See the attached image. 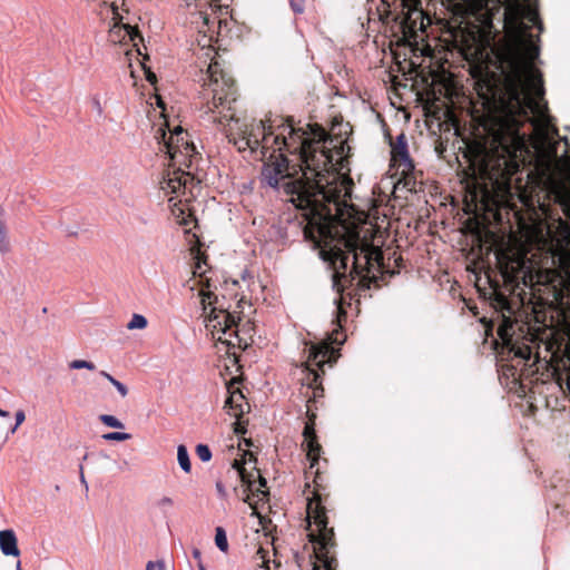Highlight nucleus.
I'll return each mask as SVG.
<instances>
[{"label": "nucleus", "instance_id": "26", "mask_svg": "<svg viewBox=\"0 0 570 570\" xmlns=\"http://www.w3.org/2000/svg\"><path fill=\"white\" fill-rule=\"evenodd\" d=\"M148 325V321L144 315L134 314L127 324L128 330H144Z\"/></svg>", "mask_w": 570, "mask_h": 570}, {"label": "nucleus", "instance_id": "14", "mask_svg": "<svg viewBox=\"0 0 570 570\" xmlns=\"http://www.w3.org/2000/svg\"><path fill=\"white\" fill-rule=\"evenodd\" d=\"M173 170H168L160 181V188L166 194H179L185 190L187 183L191 179L188 171L184 169L185 166H171Z\"/></svg>", "mask_w": 570, "mask_h": 570}, {"label": "nucleus", "instance_id": "19", "mask_svg": "<svg viewBox=\"0 0 570 570\" xmlns=\"http://www.w3.org/2000/svg\"><path fill=\"white\" fill-rule=\"evenodd\" d=\"M228 393L229 395L225 401V407L228 409L229 415L239 419L244 413L243 401L245 396L238 389L233 390L230 385H228Z\"/></svg>", "mask_w": 570, "mask_h": 570}, {"label": "nucleus", "instance_id": "41", "mask_svg": "<svg viewBox=\"0 0 570 570\" xmlns=\"http://www.w3.org/2000/svg\"><path fill=\"white\" fill-rule=\"evenodd\" d=\"M216 489H217V492L219 493L220 497H225L226 495V491H225V487L222 482H217L216 483Z\"/></svg>", "mask_w": 570, "mask_h": 570}, {"label": "nucleus", "instance_id": "25", "mask_svg": "<svg viewBox=\"0 0 570 570\" xmlns=\"http://www.w3.org/2000/svg\"><path fill=\"white\" fill-rule=\"evenodd\" d=\"M215 544L222 552H227L229 549L226 531L222 527L215 530Z\"/></svg>", "mask_w": 570, "mask_h": 570}, {"label": "nucleus", "instance_id": "5", "mask_svg": "<svg viewBox=\"0 0 570 570\" xmlns=\"http://www.w3.org/2000/svg\"><path fill=\"white\" fill-rule=\"evenodd\" d=\"M454 16L473 20V28L481 41L490 45L505 31L507 40L527 33L530 26L523 22V4L508 0H448Z\"/></svg>", "mask_w": 570, "mask_h": 570}, {"label": "nucleus", "instance_id": "32", "mask_svg": "<svg viewBox=\"0 0 570 570\" xmlns=\"http://www.w3.org/2000/svg\"><path fill=\"white\" fill-rule=\"evenodd\" d=\"M131 438L130 434L124 432H109L102 435L106 441H127Z\"/></svg>", "mask_w": 570, "mask_h": 570}, {"label": "nucleus", "instance_id": "35", "mask_svg": "<svg viewBox=\"0 0 570 570\" xmlns=\"http://www.w3.org/2000/svg\"><path fill=\"white\" fill-rule=\"evenodd\" d=\"M256 473H257L259 487L256 488L254 491L257 492V495L262 494L263 497H266L268 494V492L266 490H264L267 484L266 479L261 475L258 470H256Z\"/></svg>", "mask_w": 570, "mask_h": 570}, {"label": "nucleus", "instance_id": "36", "mask_svg": "<svg viewBox=\"0 0 570 570\" xmlns=\"http://www.w3.org/2000/svg\"><path fill=\"white\" fill-rule=\"evenodd\" d=\"M174 505V501L169 497H163L157 501V507L161 510H167Z\"/></svg>", "mask_w": 570, "mask_h": 570}, {"label": "nucleus", "instance_id": "23", "mask_svg": "<svg viewBox=\"0 0 570 570\" xmlns=\"http://www.w3.org/2000/svg\"><path fill=\"white\" fill-rule=\"evenodd\" d=\"M523 19H527L529 22L533 23L540 32L543 31V23L540 19L537 7L531 4H523Z\"/></svg>", "mask_w": 570, "mask_h": 570}, {"label": "nucleus", "instance_id": "4", "mask_svg": "<svg viewBox=\"0 0 570 570\" xmlns=\"http://www.w3.org/2000/svg\"><path fill=\"white\" fill-rule=\"evenodd\" d=\"M282 135V154L291 155L299 169L308 171L312 176L328 178L333 185H337L338 171L336 165L342 160L345 142H340L338 158L334 156L326 145H332L333 138L318 124H308L307 130L294 127L287 119L277 126Z\"/></svg>", "mask_w": 570, "mask_h": 570}, {"label": "nucleus", "instance_id": "39", "mask_svg": "<svg viewBox=\"0 0 570 570\" xmlns=\"http://www.w3.org/2000/svg\"><path fill=\"white\" fill-rule=\"evenodd\" d=\"M306 416H307V421L306 422H313L315 423L316 421V413L314 412V410L312 409V404L307 403L306 404Z\"/></svg>", "mask_w": 570, "mask_h": 570}, {"label": "nucleus", "instance_id": "20", "mask_svg": "<svg viewBox=\"0 0 570 570\" xmlns=\"http://www.w3.org/2000/svg\"><path fill=\"white\" fill-rule=\"evenodd\" d=\"M554 202L558 203L564 215L570 219V183L560 181L553 189Z\"/></svg>", "mask_w": 570, "mask_h": 570}, {"label": "nucleus", "instance_id": "46", "mask_svg": "<svg viewBox=\"0 0 570 570\" xmlns=\"http://www.w3.org/2000/svg\"><path fill=\"white\" fill-rule=\"evenodd\" d=\"M235 432L236 433H245V429L240 428L239 423H236Z\"/></svg>", "mask_w": 570, "mask_h": 570}, {"label": "nucleus", "instance_id": "11", "mask_svg": "<svg viewBox=\"0 0 570 570\" xmlns=\"http://www.w3.org/2000/svg\"><path fill=\"white\" fill-rule=\"evenodd\" d=\"M345 335L342 331V326L332 331L328 336V341H323L318 344H313L308 350V356L306 361L308 372L317 367L324 373L323 366L326 363L336 362L337 355L333 344H343Z\"/></svg>", "mask_w": 570, "mask_h": 570}, {"label": "nucleus", "instance_id": "28", "mask_svg": "<svg viewBox=\"0 0 570 570\" xmlns=\"http://www.w3.org/2000/svg\"><path fill=\"white\" fill-rule=\"evenodd\" d=\"M99 421L109 428H114V429H124L125 428L124 423L120 420H118L116 416L110 415V414H101L99 416Z\"/></svg>", "mask_w": 570, "mask_h": 570}, {"label": "nucleus", "instance_id": "49", "mask_svg": "<svg viewBox=\"0 0 570 570\" xmlns=\"http://www.w3.org/2000/svg\"><path fill=\"white\" fill-rule=\"evenodd\" d=\"M198 568H199V570H206V568L204 567V564L202 562H199Z\"/></svg>", "mask_w": 570, "mask_h": 570}, {"label": "nucleus", "instance_id": "29", "mask_svg": "<svg viewBox=\"0 0 570 570\" xmlns=\"http://www.w3.org/2000/svg\"><path fill=\"white\" fill-rule=\"evenodd\" d=\"M195 452L198 459L203 462H208L212 459V451L206 444H198Z\"/></svg>", "mask_w": 570, "mask_h": 570}, {"label": "nucleus", "instance_id": "34", "mask_svg": "<svg viewBox=\"0 0 570 570\" xmlns=\"http://www.w3.org/2000/svg\"><path fill=\"white\" fill-rule=\"evenodd\" d=\"M303 436L304 441L317 438L316 431H315V423L313 422H306L304 430H303Z\"/></svg>", "mask_w": 570, "mask_h": 570}, {"label": "nucleus", "instance_id": "33", "mask_svg": "<svg viewBox=\"0 0 570 570\" xmlns=\"http://www.w3.org/2000/svg\"><path fill=\"white\" fill-rule=\"evenodd\" d=\"M195 265H194V271H193V274L194 275H202V264H206V256L200 253L199 250L197 252V254L195 255Z\"/></svg>", "mask_w": 570, "mask_h": 570}, {"label": "nucleus", "instance_id": "2", "mask_svg": "<svg viewBox=\"0 0 570 570\" xmlns=\"http://www.w3.org/2000/svg\"><path fill=\"white\" fill-rule=\"evenodd\" d=\"M338 210L333 209L320 222V232H314L306 239L313 242L321 256L334 269L333 285L343 292L357 278V285L368 288L374 272L383 267V252L368 242H362L357 232L350 230L341 218Z\"/></svg>", "mask_w": 570, "mask_h": 570}, {"label": "nucleus", "instance_id": "7", "mask_svg": "<svg viewBox=\"0 0 570 570\" xmlns=\"http://www.w3.org/2000/svg\"><path fill=\"white\" fill-rule=\"evenodd\" d=\"M321 475L316 472L313 495L307 499L308 538L313 544L316 560L313 570H337L336 540L334 528L328 527L327 508L328 494L321 492Z\"/></svg>", "mask_w": 570, "mask_h": 570}, {"label": "nucleus", "instance_id": "10", "mask_svg": "<svg viewBox=\"0 0 570 570\" xmlns=\"http://www.w3.org/2000/svg\"><path fill=\"white\" fill-rule=\"evenodd\" d=\"M206 328L217 342L235 345L232 337L238 338L236 317L227 309L213 306L207 317Z\"/></svg>", "mask_w": 570, "mask_h": 570}, {"label": "nucleus", "instance_id": "24", "mask_svg": "<svg viewBox=\"0 0 570 570\" xmlns=\"http://www.w3.org/2000/svg\"><path fill=\"white\" fill-rule=\"evenodd\" d=\"M177 460H178V463H179L180 468L186 473H189L190 470H191L189 454H188L187 448L185 445H183V444H180L177 448Z\"/></svg>", "mask_w": 570, "mask_h": 570}, {"label": "nucleus", "instance_id": "44", "mask_svg": "<svg viewBox=\"0 0 570 570\" xmlns=\"http://www.w3.org/2000/svg\"><path fill=\"white\" fill-rule=\"evenodd\" d=\"M80 481L82 484H85L87 487V482H86V479H85V474H83V466L80 465Z\"/></svg>", "mask_w": 570, "mask_h": 570}, {"label": "nucleus", "instance_id": "47", "mask_svg": "<svg viewBox=\"0 0 570 570\" xmlns=\"http://www.w3.org/2000/svg\"><path fill=\"white\" fill-rule=\"evenodd\" d=\"M0 416L7 417V416H9V412L3 411L2 409H0Z\"/></svg>", "mask_w": 570, "mask_h": 570}, {"label": "nucleus", "instance_id": "15", "mask_svg": "<svg viewBox=\"0 0 570 570\" xmlns=\"http://www.w3.org/2000/svg\"><path fill=\"white\" fill-rule=\"evenodd\" d=\"M560 273L558 286H554V298L562 303L567 299L570 304V248L560 255Z\"/></svg>", "mask_w": 570, "mask_h": 570}, {"label": "nucleus", "instance_id": "8", "mask_svg": "<svg viewBox=\"0 0 570 570\" xmlns=\"http://www.w3.org/2000/svg\"><path fill=\"white\" fill-rule=\"evenodd\" d=\"M228 137L239 153H248L255 160L275 158L282 153V135L269 119L244 122Z\"/></svg>", "mask_w": 570, "mask_h": 570}, {"label": "nucleus", "instance_id": "16", "mask_svg": "<svg viewBox=\"0 0 570 570\" xmlns=\"http://www.w3.org/2000/svg\"><path fill=\"white\" fill-rule=\"evenodd\" d=\"M109 41L117 42H126L128 39L135 47L138 46L137 41H142V37L137 28L131 27L130 24H118L115 23L114 27L109 30Z\"/></svg>", "mask_w": 570, "mask_h": 570}, {"label": "nucleus", "instance_id": "40", "mask_svg": "<svg viewBox=\"0 0 570 570\" xmlns=\"http://www.w3.org/2000/svg\"><path fill=\"white\" fill-rule=\"evenodd\" d=\"M144 68H146V67L144 66ZM145 72H146L147 81L150 82L151 85L156 83V81H157L156 75L150 69H145Z\"/></svg>", "mask_w": 570, "mask_h": 570}, {"label": "nucleus", "instance_id": "17", "mask_svg": "<svg viewBox=\"0 0 570 570\" xmlns=\"http://www.w3.org/2000/svg\"><path fill=\"white\" fill-rule=\"evenodd\" d=\"M246 456H248V461L256 464L257 460L254 456V454L249 451L244 453L243 460H234L233 468L238 472V475L242 480V482L247 487V490L254 492V485L256 482V468H253V471H247L245 468L246 464Z\"/></svg>", "mask_w": 570, "mask_h": 570}, {"label": "nucleus", "instance_id": "38", "mask_svg": "<svg viewBox=\"0 0 570 570\" xmlns=\"http://www.w3.org/2000/svg\"><path fill=\"white\" fill-rule=\"evenodd\" d=\"M24 420H26L24 412L22 410L17 411L16 412V425L12 429V432H14L17 430V428L24 422Z\"/></svg>", "mask_w": 570, "mask_h": 570}, {"label": "nucleus", "instance_id": "42", "mask_svg": "<svg viewBox=\"0 0 570 570\" xmlns=\"http://www.w3.org/2000/svg\"><path fill=\"white\" fill-rule=\"evenodd\" d=\"M291 7L297 13H302L303 12V8L301 6H297V3H295L293 0H291Z\"/></svg>", "mask_w": 570, "mask_h": 570}, {"label": "nucleus", "instance_id": "9", "mask_svg": "<svg viewBox=\"0 0 570 570\" xmlns=\"http://www.w3.org/2000/svg\"><path fill=\"white\" fill-rule=\"evenodd\" d=\"M169 130L167 136L164 128H159L155 135V138L163 144L166 154L170 159L169 166H185L190 168L194 160L197 159L198 153L196 151L195 145L189 140V134L180 126H176L173 130L168 124H165Z\"/></svg>", "mask_w": 570, "mask_h": 570}, {"label": "nucleus", "instance_id": "31", "mask_svg": "<svg viewBox=\"0 0 570 570\" xmlns=\"http://www.w3.org/2000/svg\"><path fill=\"white\" fill-rule=\"evenodd\" d=\"M202 296V304L204 305V311H206V305H214L217 301V296L209 291L202 289L200 291Z\"/></svg>", "mask_w": 570, "mask_h": 570}, {"label": "nucleus", "instance_id": "43", "mask_svg": "<svg viewBox=\"0 0 570 570\" xmlns=\"http://www.w3.org/2000/svg\"><path fill=\"white\" fill-rule=\"evenodd\" d=\"M193 557L198 560V563L202 562V553L198 549L193 550Z\"/></svg>", "mask_w": 570, "mask_h": 570}, {"label": "nucleus", "instance_id": "37", "mask_svg": "<svg viewBox=\"0 0 570 570\" xmlns=\"http://www.w3.org/2000/svg\"><path fill=\"white\" fill-rule=\"evenodd\" d=\"M146 570H167V569L163 561H156V562L149 561L147 563Z\"/></svg>", "mask_w": 570, "mask_h": 570}, {"label": "nucleus", "instance_id": "27", "mask_svg": "<svg viewBox=\"0 0 570 570\" xmlns=\"http://www.w3.org/2000/svg\"><path fill=\"white\" fill-rule=\"evenodd\" d=\"M102 377L107 379L119 392V394L125 397L128 394V389L125 384H122L120 381L116 380L112 375L107 373L106 371H100L99 373Z\"/></svg>", "mask_w": 570, "mask_h": 570}, {"label": "nucleus", "instance_id": "6", "mask_svg": "<svg viewBox=\"0 0 570 570\" xmlns=\"http://www.w3.org/2000/svg\"><path fill=\"white\" fill-rule=\"evenodd\" d=\"M203 81L200 110L209 117L208 120L218 125L233 120L238 124L235 118L238 90L234 77L212 58Z\"/></svg>", "mask_w": 570, "mask_h": 570}, {"label": "nucleus", "instance_id": "22", "mask_svg": "<svg viewBox=\"0 0 570 570\" xmlns=\"http://www.w3.org/2000/svg\"><path fill=\"white\" fill-rule=\"evenodd\" d=\"M304 443L306 445L307 458L311 462V468H313L318 462L322 446L318 443L317 438L306 440Z\"/></svg>", "mask_w": 570, "mask_h": 570}, {"label": "nucleus", "instance_id": "30", "mask_svg": "<svg viewBox=\"0 0 570 570\" xmlns=\"http://www.w3.org/2000/svg\"><path fill=\"white\" fill-rule=\"evenodd\" d=\"M69 367L72 370H80V368H87L89 371H95L96 365L92 362L85 361V360H73L69 363Z\"/></svg>", "mask_w": 570, "mask_h": 570}, {"label": "nucleus", "instance_id": "45", "mask_svg": "<svg viewBox=\"0 0 570 570\" xmlns=\"http://www.w3.org/2000/svg\"><path fill=\"white\" fill-rule=\"evenodd\" d=\"M337 317H338V322H341V317L346 318V312L343 311L342 307H338V316Z\"/></svg>", "mask_w": 570, "mask_h": 570}, {"label": "nucleus", "instance_id": "21", "mask_svg": "<svg viewBox=\"0 0 570 570\" xmlns=\"http://www.w3.org/2000/svg\"><path fill=\"white\" fill-rule=\"evenodd\" d=\"M320 379L321 374L315 368H312L307 374V389L312 390V395L307 399V403L309 404L316 402V399L323 397L324 395V387L322 386Z\"/></svg>", "mask_w": 570, "mask_h": 570}, {"label": "nucleus", "instance_id": "12", "mask_svg": "<svg viewBox=\"0 0 570 570\" xmlns=\"http://www.w3.org/2000/svg\"><path fill=\"white\" fill-rule=\"evenodd\" d=\"M391 167L396 169L395 175H400V181H403L405 187L412 188L415 184L413 177L414 164L407 150V140L404 134L396 137L391 141Z\"/></svg>", "mask_w": 570, "mask_h": 570}, {"label": "nucleus", "instance_id": "3", "mask_svg": "<svg viewBox=\"0 0 570 570\" xmlns=\"http://www.w3.org/2000/svg\"><path fill=\"white\" fill-rule=\"evenodd\" d=\"M262 185L274 189L283 188L285 195L295 207L303 212L306 220L304 227L305 238L320 232V222L332 209L338 210L341 205L342 188L333 185L328 178L325 183L322 178L312 176L308 171L299 169L294 160L285 154H278L275 158L262 160Z\"/></svg>", "mask_w": 570, "mask_h": 570}, {"label": "nucleus", "instance_id": "48", "mask_svg": "<svg viewBox=\"0 0 570 570\" xmlns=\"http://www.w3.org/2000/svg\"><path fill=\"white\" fill-rule=\"evenodd\" d=\"M16 570H21V562L20 561L17 562Z\"/></svg>", "mask_w": 570, "mask_h": 570}, {"label": "nucleus", "instance_id": "18", "mask_svg": "<svg viewBox=\"0 0 570 570\" xmlns=\"http://www.w3.org/2000/svg\"><path fill=\"white\" fill-rule=\"evenodd\" d=\"M0 550L8 557L18 558L20 556L18 539L13 530L8 529L0 531Z\"/></svg>", "mask_w": 570, "mask_h": 570}, {"label": "nucleus", "instance_id": "13", "mask_svg": "<svg viewBox=\"0 0 570 570\" xmlns=\"http://www.w3.org/2000/svg\"><path fill=\"white\" fill-rule=\"evenodd\" d=\"M512 330V324L504 323L499 326L498 335L502 340L505 348L508 350V357L520 358L521 361L528 362L531 360L532 350L531 346L525 343H519L518 341H513L510 331Z\"/></svg>", "mask_w": 570, "mask_h": 570}, {"label": "nucleus", "instance_id": "1", "mask_svg": "<svg viewBox=\"0 0 570 570\" xmlns=\"http://www.w3.org/2000/svg\"><path fill=\"white\" fill-rule=\"evenodd\" d=\"M539 53L530 30L507 40L502 50L501 58L511 71L499 94L498 110L483 120V134L466 142L464 153L469 165L462 179L475 202L487 203L493 190L508 187L520 170L527 148V136L520 130L530 111L541 114L537 98L544 94L542 75L532 66Z\"/></svg>", "mask_w": 570, "mask_h": 570}]
</instances>
